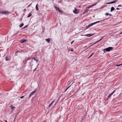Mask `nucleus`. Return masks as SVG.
Masks as SVG:
<instances>
[{"label": "nucleus", "mask_w": 122, "mask_h": 122, "mask_svg": "<svg viewBox=\"0 0 122 122\" xmlns=\"http://www.w3.org/2000/svg\"><path fill=\"white\" fill-rule=\"evenodd\" d=\"M74 41H72V42H71V44H72V43L74 42Z\"/></svg>", "instance_id": "30"}, {"label": "nucleus", "mask_w": 122, "mask_h": 122, "mask_svg": "<svg viewBox=\"0 0 122 122\" xmlns=\"http://www.w3.org/2000/svg\"><path fill=\"white\" fill-rule=\"evenodd\" d=\"M55 8L56 10H58V11H59L60 9L59 8L56 6H55Z\"/></svg>", "instance_id": "14"}, {"label": "nucleus", "mask_w": 122, "mask_h": 122, "mask_svg": "<svg viewBox=\"0 0 122 122\" xmlns=\"http://www.w3.org/2000/svg\"><path fill=\"white\" fill-rule=\"evenodd\" d=\"M101 21H97L96 22H95L94 23H92L91 24H89L87 27V28L85 29V30L86 29L89 28V27H90L92 25H93L95 24H96L97 23H98L99 22H100Z\"/></svg>", "instance_id": "2"}, {"label": "nucleus", "mask_w": 122, "mask_h": 122, "mask_svg": "<svg viewBox=\"0 0 122 122\" xmlns=\"http://www.w3.org/2000/svg\"><path fill=\"white\" fill-rule=\"evenodd\" d=\"M122 34V32L120 34V35H121Z\"/></svg>", "instance_id": "38"}, {"label": "nucleus", "mask_w": 122, "mask_h": 122, "mask_svg": "<svg viewBox=\"0 0 122 122\" xmlns=\"http://www.w3.org/2000/svg\"><path fill=\"white\" fill-rule=\"evenodd\" d=\"M86 13V12H85V11H84L83 13V14H84L85 13Z\"/></svg>", "instance_id": "34"}, {"label": "nucleus", "mask_w": 122, "mask_h": 122, "mask_svg": "<svg viewBox=\"0 0 122 122\" xmlns=\"http://www.w3.org/2000/svg\"><path fill=\"white\" fill-rule=\"evenodd\" d=\"M36 92V90H35L32 93H31L29 95V97H30L31 96H32V95H33L34 93Z\"/></svg>", "instance_id": "6"}, {"label": "nucleus", "mask_w": 122, "mask_h": 122, "mask_svg": "<svg viewBox=\"0 0 122 122\" xmlns=\"http://www.w3.org/2000/svg\"><path fill=\"white\" fill-rule=\"evenodd\" d=\"M71 51H73V49H71Z\"/></svg>", "instance_id": "37"}, {"label": "nucleus", "mask_w": 122, "mask_h": 122, "mask_svg": "<svg viewBox=\"0 0 122 122\" xmlns=\"http://www.w3.org/2000/svg\"><path fill=\"white\" fill-rule=\"evenodd\" d=\"M56 104H55V105H54V106H55L56 105Z\"/></svg>", "instance_id": "41"}, {"label": "nucleus", "mask_w": 122, "mask_h": 122, "mask_svg": "<svg viewBox=\"0 0 122 122\" xmlns=\"http://www.w3.org/2000/svg\"><path fill=\"white\" fill-rule=\"evenodd\" d=\"M26 41V40H22L20 41V42L21 43H23Z\"/></svg>", "instance_id": "10"}, {"label": "nucleus", "mask_w": 122, "mask_h": 122, "mask_svg": "<svg viewBox=\"0 0 122 122\" xmlns=\"http://www.w3.org/2000/svg\"><path fill=\"white\" fill-rule=\"evenodd\" d=\"M53 102H54V101H53L50 104L51 105H52V104H53Z\"/></svg>", "instance_id": "27"}, {"label": "nucleus", "mask_w": 122, "mask_h": 122, "mask_svg": "<svg viewBox=\"0 0 122 122\" xmlns=\"http://www.w3.org/2000/svg\"><path fill=\"white\" fill-rule=\"evenodd\" d=\"M23 25H24L23 24V23L21 24L20 25V27H21L23 26Z\"/></svg>", "instance_id": "17"}, {"label": "nucleus", "mask_w": 122, "mask_h": 122, "mask_svg": "<svg viewBox=\"0 0 122 122\" xmlns=\"http://www.w3.org/2000/svg\"><path fill=\"white\" fill-rule=\"evenodd\" d=\"M98 2H96V3L94 4H93L91 6H89L90 7V8H91V7L96 5Z\"/></svg>", "instance_id": "11"}, {"label": "nucleus", "mask_w": 122, "mask_h": 122, "mask_svg": "<svg viewBox=\"0 0 122 122\" xmlns=\"http://www.w3.org/2000/svg\"><path fill=\"white\" fill-rule=\"evenodd\" d=\"M32 15L31 13H30L27 16L28 17H29L31 16Z\"/></svg>", "instance_id": "19"}, {"label": "nucleus", "mask_w": 122, "mask_h": 122, "mask_svg": "<svg viewBox=\"0 0 122 122\" xmlns=\"http://www.w3.org/2000/svg\"><path fill=\"white\" fill-rule=\"evenodd\" d=\"M26 10V9H25L24 10Z\"/></svg>", "instance_id": "42"}, {"label": "nucleus", "mask_w": 122, "mask_h": 122, "mask_svg": "<svg viewBox=\"0 0 122 122\" xmlns=\"http://www.w3.org/2000/svg\"><path fill=\"white\" fill-rule=\"evenodd\" d=\"M94 35V34H87L85 35V36H88V37H89V36H90L92 35Z\"/></svg>", "instance_id": "9"}, {"label": "nucleus", "mask_w": 122, "mask_h": 122, "mask_svg": "<svg viewBox=\"0 0 122 122\" xmlns=\"http://www.w3.org/2000/svg\"><path fill=\"white\" fill-rule=\"evenodd\" d=\"M30 57H26L25 58V60H24V61H27L28 60H30Z\"/></svg>", "instance_id": "8"}, {"label": "nucleus", "mask_w": 122, "mask_h": 122, "mask_svg": "<svg viewBox=\"0 0 122 122\" xmlns=\"http://www.w3.org/2000/svg\"><path fill=\"white\" fill-rule=\"evenodd\" d=\"M36 10L37 11L38 10H39V9H38V4H37L36 5Z\"/></svg>", "instance_id": "15"}, {"label": "nucleus", "mask_w": 122, "mask_h": 122, "mask_svg": "<svg viewBox=\"0 0 122 122\" xmlns=\"http://www.w3.org/2000/svg\"><path fill=\"white\" fill-rule=\"evenodd\" d=\"M94 54V53H93L89 57V58H90L92 56V55H93V54Z\"/></svg>", "instance_id": "25"}, {"label": "nucleus", "mask_w": 122, "mask_h": 122, "mask_svg": "<svg viewBox=\"0 0 122 122\" xmlns=\"http://www.w3.org/2000/svg\"><path fill=\"white\" fill-rule=\"evenodd\" d=\"M46 41L48 43H49L50 42V39L48 38L46 39Z\"/></svg>", "instance_id": "13"}, {"label": "nucleus", "mask_w": 122, "mask_h": 122, "mask_svg": "<svg viewBox=\"0 0 122 122\" xmlns=\"http://www.w3.org/2000/svg\"><path fill=\"white\" fill-rule=\"evenodd\" d=\"M5 122H8L6 120H5Z\"/></svg>", "instance_id": "39"}, {"label": "nucleus", "mask_w": 122, "mask_h": 122, "mask_svg": "<svg viewBox=\"0 0 122 122\" xmlns=\"http://www.w3.org/2000/svg\"><path fill=\"white\" fill-rule=\"evenodd\" d=\"M113 48L112 47H109L108 48L104 49L103 50L104 52H106V51H109L111 50H112Z\"/></svg>", "instance_id": "1"}, {"label": "nucleus", "mask_w": 122, "mask_h": 122, "mask_svg": "<svg viewBox=\"0 0 122 122\" xmlns=\"http://www.w3.org/2000/svg\"><path fill=\"white\" fill-rule=\"evenodd\" d=\"M120 64V65H121V66H122V64Z\"/></svg>", "instance_id": "40"}, {"label": "nucleus", "mask_w": 122, "mask_h": 122, "mask_svg": "<svg viewBox=\"0 0 122 122\" xmlns=\"http://www.w3.org/2000/svg\"><path fill=\"white\" fill-rule=\"evenodd\" d=\"M122 5H119L118 6V7H120V6H121Z\"/></svg>", "instance_id": "29"}, {"label": "nucleus", "mask_w": 122, "mask_h": 122, "mask_svg": "<svg viewBox=\"0 0 122 122\" xmlns=\"http://www.w3.org/2000/svg\"><path fill=\"white\" fill-rule=\"evenodd\" d=\"M116 2H117V1H112L110 2L107 3V4H112V3H116Z\"/></svg>", "instance_id": "7"}, {"label": "nucleus", "mask_w": 122, "mask_h": 122, "mask_svg": "<svg viewBox=\"0 0 122 122\" xmlns=\"http://www.w3.org/2000/svg\"><path fill=\"white\" fill-rule=\"evenodd\" d=\"M51 105L50 104L49 106V107H51Z\"/></svg>", "instance_id": "35"}, {"label": "nucleus", "mask_w": 122, "mask_h": 122, "mask_svg": "<svg viewBox=\"0 0 122 122\" xmlns=\"http://www.w3.org/2000/svg\"><path fill=\"white\" fill-rule=\"evenodd\" d=\"M90 8V6L87 7L86 8V10L85 11V12H87L88 11V10H89V9Z\"/></svg>", "instance_id": "5"}, {"label": "nucleus", "mask_w": 122, "mask_h": 122, "mask_svg": "<svg viewBox=\"0 0 122 122\" xmlns=\"http://www.w3.org/2000/svg\"><path fill=\"white\" fill-rule=\"evenodd\" d=\"M60 13H61V11L60 10V9L58 11Z\"/></svg>", "instance_id": "31"}, {"label": "nucleus", "mask_w": 122, "mask_h": 122, "mask_svg": "<svg viewBox=\"0 0 122 122\" xmlns=\"http://www.w3.org/2000/svg\"><path fill=\"white\" fill-rule=\"evenodd\" d=\"M111 96V95L110 94L109 96H108V98H109Z\"/></svg>", "instance_id": "26"}, {"label": "nucleus", "mask_w": 122, "mask_h": 122, "mask_svg": "<svg viewBox=\"0 0 122 122\" xmlns=\"http://www.w3.org/2000/svg\"><path fill=\"white\" fill-rule=\"evenodd\" d=\"M117 66H121L120 65V64H119V65H117Z\"/></svg>", "instance_id": "32"}, {"label": "nucleus", "mask_w": 122, "mask_h": 122, "mask_svg": "<svg viewBox=\"0 0 122 122\" xmlns=\"http://www.w3.org/2000/svg\"><path fill=\"white\" fill-rule=\"evenodd\" d=\"M24 97V96H22L21 97H20V98H21V99H22Z\"/></svg>", "instance_id": "28"}, {"label": "nucleus", "mask_w": 122, "mask_h": 122, "mask_svg": "<svg viewBox=\"0 0 122 122\" xmlns=\"http://www.w3.org/2000/svg\"><path fill=\"white\" fill-rule=\"evenodd\" d=\"M103 37H102V38H101V39H100V40H99L97 41L96 42V43H97V42H98L99 41H101L102 39V38H103Z\"/></svg>", "instance_id": "21"}, {"label": "nucleus", "mask_w": 122, "mask_h": 122, "mask_svg": "<svg viewBox=\"0 0 122 122\" xmlns=\"http://www.w3.org/2000/svg\"><path fill=\"white\" fill-rule=\"evenodd\" d=\"M115 90H114L113 92H112L111 94H110L112 95L113 94V93L115 92Z\"/></svg>", "instance_id": "20"}, {"label": "nucleus", "mask_w": 122, "mask_h": 122, "mask_svg": "<svg viewBox=\"0 0 122 122\" xmlns=\"http://www.w3.org/2000/svg\"><path fill=\"white\" fill-rule=\"evenodd\" d=\"M114 7H112L111 8V12H112V11H113V10H114Z\"/></svg>", "instance_id": "16"}, {"label": "nucleus", "mask_w": 122, "mask_h": 122, "mask_svg": "<svg viewBox=\"0 0 122 122\" xmlns=\"http://www.w3.org/2000/svg\"><path fill=\"white\" fill-rule=\"evenodd\" d=\"M5 60H6V61H8L9 60V59H8L6 57L5 58Z\"/></svg>", "instance_id": "24"}, {"label": "nucleus", "mask_w": 122, "mask_h": 122, "mask_svg": "<svg viewBox=\"0 0 122 122\" xmlns=\"http://www.w3.org/2000/svg\"><path fill=\"white\" fill-rule=\"evenodd\" d=\"M109 15L110 16H111L112 15V14H109Z\"/></svg>", "instance_id": "36"}, {"label": "nucleus", "mask_w": 122, "mask_h": 122, "mask_svg": "<svg viewBox=\"0 0 122 122\" xmlns=\"http://www.w3.org/2000/svg\"><path fill=\"white\" fill-rule=\"evenodd\" d=\"M32 58L34 59L35 61H36L37 63V62L38 61V60L37 59H36L35 58Z\"/></svg>", "instance_id": "18"}, {"label": "nucleus", "mask_w": 122, "mask_h": 122, "mask_svg": "<svg viewBox=\"0 0 122 122\" xmlns=\"http://www.w3.org/2000/svg\"><path fill=\"white\" fill-rule=\"evenodd\" d=\"M0 13L4 14H5L7 15L10 13V12L7 11L3 12L0 11Z\"/></svg>", "instance_id": "4"}, {"label": "nucleus", "mask_w": 122, "mask_h": 122, "mask_svg": "<svg viewBox=\"0 0 122 122\" xmlns=\"http://www.w3.org/2000/svg\"><path fill=\"white\" fill-rule=\"evenodd\" d=\"M79 9H77L76 8H75V10H73V12L75 14H78L79 12Z\"/></svg>", "instance_id": "3"}, {"label": "nucleus", "mask_w": 122, "mask_h": 122, "mask_svg": "<svg viewBox=\"0 0 122 122\" xmlns=\"http://www.w3.org/2000/svg\"><path fill=\"white\" fill-rule=\"evenodd\" d=\"M116 9L117 10H119L120 9L119 8H116Z\"/></svg>", "instance_id": "33"}, {"label": "nucleus", "mask_w": 122, "mask_h": 122, "mask_svg": "<svg viewBox=\"0 0 122 122\" xmlns=\"http://www.w3.org/2000/svg\"><path fill=\"white\" fill-rule=\"evenodd\" d=\"M109 14L108 13H106V14H105V15H106V16H108V15Z\"/></svg>", "instance_id": "23"}, {"label": "nucleus", "mask_w": 122, "mask_h": 122, "mask_svg": "<svg viewBox=\"0 0 122 122\" xmlns=\"http://www.w3.org/2000/svg\"><path fill=\"white\" fill-rule=\"evenodd\" d=\"M71 84V85H72ZM71 85H70L68 87L66 90V91L71 86Z\"/></svg>", "instance_id": "22"}, {"label": "nucleus", "mask_w": 122, "mask_h": 122, "mask_svg": "<svg viewBox=\"0 0 122 122\" xmlns=\"http://www.w3.org/2000/svg\"><path fill=\"white\" fill-rule=\"evenodd\" d=\"M10 107L11 109L13 110V111L14 109V108H15V107L13 106L12 105L11 106H10Z\"/></svg>", "instance_id": "12"}]
</instances>
